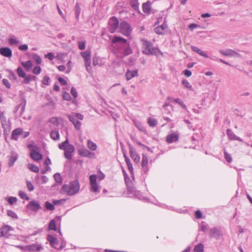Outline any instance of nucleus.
<instances>
[{"label": "nucleus", "instance_id": "864d4df0", "mask_svg": "<svg viewBox=\"0 0 252 252\" xmlns=\"http://www.w3.org/2000/svg\"><path fill=\"white\" fill-rule=\"evenodd\" d=\"M50 81V77L46 75L43 78L42 80V83L44 85H49Z\"/></svg>", "mask_w": 252, "mask_h": 252}, {"label": "nucleus", "instance_id": "9b49d317", "mask_svg": "<svg viewBox=\"0 0 252 252\" xmlns=\"http://www.w3.org/2000/svg\"><path fill=\"white\" fill-rule=\"evenodd\" d=\"M47 240L52 247L58 249L57 246L59 245V241L56 237L52 235H48Z\"/></svg>", "mask_w": 252, "mask_h": 252}, {"label": "nucleus", "instance_id": "0eeeda50", "mask_svg": "<svg viewBox=\"0 0 252 252\" xmlns=\"http://www.w3.org/2000/svg\"><path fill=\"white\" fill-rule=\"evenodd\" d=\"M26 207L27 209L34 212H37L38 210L42 209V207L40 204L39 201L35 200L31 201L29 204H27Z\"/></svg>", "mask_w": 252, "mask_h": 252}, {"label": "nucleus", "instance_id": "bf43d9fd", "mask_svg": "<svg viewBox=\"0 0 252 252\" xmlns=\"http://www.w3.org/2000/svg\"><path fill=\"white\" fill-rule=\"evenodd\" d=\"M9 79L13 80L14 81H17V77L16 76L15 74L12 70H9Z\"/></svg>", "mask_w": 252, "mask_h": 252}, {"label": "nucleus", "instance_id": "393cba45", "mask_svg": "<svg viewBox=\"0 0 252 252\" xmlns=\"http://www.w3.org/2000/svg\"><path fill=\"white\" fill-rule=\"evenodd\" d=\"M2 127L3 129V135L5 137V140L7 141V137L9 135L11 130L10 126L6 124L5 126H2Z\"/></svg>", "mask_w": 252, "mask_h": 252}, {"label": "nucleus", "instance_id": "c9c22d12", "mask_svg": "<svg viewBox=\"0 0 252 252\" xmlns=\"http://www.w3.org/2000/svg\"><path fill=\"white\" fill-rule=\"evenodd\" d=\"M22 64L27 70H29L32 65V63L30 60L26 62H22Z\"/></svg>", "mask_w": 252, "mask_h": 252}, {"label": "nucleus", "instance_id": "49530a36", "mask_svg": "<svg viewBox=\"0 0 252 252\" xmlns=\"http://www.w3.org/2000/svg\"><path fill=\"white\" fill-rule=\"evenodd\" d=\"M75 148L73 145L68 144L67 145V147L66 149L65 150V152H67L69 153H73L74 152Z\"/></svg>", "mask_w": 252, "mask_h": 252}, {"label": "nucleus", "instance_id": "3c124183", "mask_svg": "<svg viewBox=\"0 0 252 252\" xmlns=\"http://www.w3.org/2000/svg\"><path fill=\"white\" fill-rule=\"evenodd\" d=\"M29 169L31 171H32V172H35V173H38L39 171V167L34 164L30 165V166L29 167Z\"/></svg>", "mask_w": 252, "mask_h": 252}, {"label": "nucleus", "instance_id": "b1692460", "mask_svg": "<svg viewBox=\"0 0 252 252\" xmlns=\"http://www.w3.org/2000/svg\"><path fill=\"white\" fill-rule=\"evenodd\" d=\"M1 231H2V234H3V236L8 238V236H7V233L8 232L11 230H12V228L8 225H5L0 228Z\"/></svg>", "mask_w": 252, "mask_h": 252}, {"label": "nucleus", "instance_id": "13d9d810", "mask_svg": "<svg viewBox=\"0 0 252 252\" xmlns=\"http://www.w3.org/2000/svg\"><path fill=\"white\" fill-rule=\"evenodd\" d=\"M68 119L73 124H74L77 120L75 116L73 115H67Z\"/></svg>", "mask_w": 252, "mask_h": 252}, {"label": "nucleus", "instance_id": "c756f323", "mask_svg": "<svg viewBox=\"0 0 252 252\" xmlns=\"http://www.w3.org/2000/svg\"><path fill=\"white\" fill-rule=\"evenodd\" d=\"M148 124L149 126L151 127H155L158 124L157 121L152 117H149L148 119Z\"/></svg>", "mask_w": 252, "mask_h": 252}, {"label": "nucleus", "instance_id": "a18cd8bd", "mask_svg": "<svg viewBox=\"0 0 252 252\" xmlns=\"http://www.w3.org/2000/svg\"><path fill=\"white\" fill-rule=\"evenodd\" d=\"M174 101L179 104L184 109L187 110V107L186 105L184 103L183 101L180 98H176L174 99Z\"/></svg>", "mask_w": 252, "mask_h": 252}, {"label": "nucleus", "instance_id": "603ef678", "mask_svg": "<svg viewBox=\"0 0 252 252\" xmlns=\"http://www.w3.org/2000/svg\"><path fill=\"white\" fill-rule=\"evenodd\" d=\"M24 81L23 82L24 84H29L31 81L32 80V75L30 74H29L28 75H25V77H24Z\"/></svg>", "mask_w": 252, "mask_h": 252}, {"label": "nucleus", "instance_id": "6ab92c4d", "mask_svg": "<svg viewBox=\"0 0 252 252\" xmlns=\"http://www.w3.org/2000/svg\"><path fill=\"white\" fill-rule=\"evenodd\" d=\"M151 2L148 0L147 2L143 3L142 4L143 11L144 13L150 14L151 11Z\"/></svg>", "mask_w": 252, "mask_h": 252}, {"label": "nucleus", "instance_id": "39448f33", "mask_svg": "<svg viewBox=\"0 0 252 252\" xmlns=\"http://www.w3.org/2000/svg\"><path fill=\"white\" fill-rule=\"evenodd\" d=\"M120 29L121 32L125 35H129L131 32L130 25L126 21L121 22L120 24Z\"/></svg>", "mask_w": 252, "mask_h": 252}, {"label": "nucleus", "instance_id": "8fccbe9b", "mask_svg": "<svg viewBox=\"0 0 252 252\" xmlns=\"http://www.w3.org/2000/svg\"><path fill=\"white\" fill-rule=\"evenodd\" d=\"M224 158H225V160L227 161V162H228V163L231 162V161L232 160V158L230 154H229L227 152L224 151Z\"/></svg>", "mask_w": 252, "mask_h": 252}, {"label": "nucleus", "instance_id": "f03ea898", "mask_svg": "<svg viewBox=\"0 0 252 252\" xmlns=\"http://www.w3.org/2000/svg\"><path fill=\"white\" fill-rule=\"evenodd\" d=\"M143 49L142 52L147 55L163 56V53L158 48L153 47V43L149 41L143 39Z\"/></svg>", "mask_w": 252, "mask_h": 252}, {"label": "nucleus", "instance_id": "338daca9", "mask_svg": "<svg viewBox=\"0 0 252 252\" xmlns=\"http://www.w3.org/2000/svg\"><path fill=\"white\" fill-rule=\"evenodd\" d=\"M17 200V199L16 197H9L8 199V202L10 204L12 205L14 203H16Z\"/></svg>", "mask_w": 252, "mask_h": 252}, {"label": "nucleus", "instance_id": "4be33fe9", "mask_svg": "<svg viewBox=\"0 0 252 252\" xmlns=\"http://www.w3.org/2000/svg\"><path fill=\"white\" fill-rule=\"evenodd\" d=\"M190 48H191V49L193 52L197 53L200 56H201L204 58H208V56L207 55V54L205 52H204L203 51H202L201 49H200L199 48H198V47L194 46H191Z\"/></svg>", "mask_w": 252, "mask_h": 252}, {"label": "nucleus", "instance_id": "c85d7f7f", "mask_svg": "<svg viewBox=\"0 0 252 252\" xmlns=\"http://www.w3.org/2000/svg\"><path fill=\"white\" fill-rule=\"evenodd\" d=\"M51 138L54 140H58L60 139V134L59 131H52L50 133Z\"/></svg>", "mask_w": 252, "mask_h": 252}, {"label": "nucleus", "instance_id": "f3484780", "mask_svg": "<svg viewBox=\"0 0 252 252\" xmlns=\"http://www.w3.org/2000/svg\"><path fill=\"white\" fill-rule=\"evenodd\" d=\"M23 129L21 128H17L12 132L11 139L12 140H17L18 136L22 133Z\"/></svg>", "mask_w": 252, "mask_h": 252}, {"label": "nucleus", "instance_id": "f704fd0d", "mask_svg": "<svg viewBox=\"0 0 252 252\" xmlns=\"http://www.w3.org/2000/svg\"><path fill=\"white\" fill-rule=\"evenodd\" d=\"M75 10V17L77 19H79L80 12H81V8L79 5V4L78 3H76L75 6L74 8Z\"/></svg>", "mask_w": 252, "mask_h": 252}, {"label": "nucleus", "instance_id": "a211bd4d", "mask_svg": "<svg viewBox=\"0 0 252 252\" xmlns=\"http://www.w3.org/2000/svg\"><path fill=\"white\" fill-rule=\"evenodd\" d=\"M18 159V155L16 153H11V155L9 157L8 165L9 167H12L14 162Z\"/></svg>", "mask_w": 252, "mask_h": 252}, {"label": "nucleus", "instance_id": "2f4dec72", "mask_svg": "<svg viewBox=\"0 0 252 252\" xmlns=\"http://www.w3.org/2000/svg\"><path fill=\"white\" fill-rule=\"evenodd\" d=\"M48 229H49V230H54V231L57 230V226L56 225L55 220H52L50 221V222L49 223V225H48Z\"/></svg>", "mask_w": 252, "mask_h": 252}, {"label": "nucleus", "instance_id": "052dcab7", "mask_svg": "<svg viewBox=\"0 0 252 252\" xmlns=\"http://www.w3.org/2000/svg\"><path fill=\"white\" fill-rule=\"evenodd\" d=\"M27 187L29 191H33L34 189V186L32 183L29 181H27Z\"/></svg>", "mask_w": 252, "mask_h": 252}, {"label": "nucleus", "instance_id": "58836bf2", "mask_svg": "<svg viewBox=\"0 0 252 252\" xmlns=\"http://www.w3.org/2000/svg\"><path fill=\"white\" fill-rule=\"evenodd\" d=\"M69 144V141L68 140V138H66V140L62 142V143L59 144V148L61 150H63L64 151H65V150L66 149V148L67 147V145H68Z\"/></svg>", "mask_w": 252, "mask_h": 252}, {"label": "nucleus", "instance_id": "ddd939ff", "mask_svg": "<svg viewBox=\"0 0 252 252\" xmlns=\"http://www.w3.org/2000/svg\"><path fill=\"white\" fill-rule=\"evenodd\" d=\"M0 54L5 57L11 58L12 55V52L10 48L4 47L0 48Z\"/></svg>", "mask_w": 252, "mask_h": 252}, {"label": "nucleus", "instance_id": "a19ab883", "mask_svg": "<svg viewBox=\"0 0 252 252\" xmlns=\"http://www.w3.org/2000/svg\"><path fill=\"white\" fill-rule=\"evenodd\" d=\"M45 207L46 209L50 211H53L55 210V205L54 204H51L49 201H46L45 203Z\"/></svg>", "mask_w": 252, "mask_h": 252}, {"label": "nucleus", "instance_id": "6e6552de", "mask_svg": "<svg viewBox=\"0 0 252 252\" xmlns=\"http://www.w3.org/2000/svg\"><path fill=\"white\" fill-rule=\"evenodd\" d=\"M209 234L210 238H213L217 240L219 239L220 236H222L221 230L217 227H214L211 229Z\"/></svg>", "mask_w": 252, "mask_h": 252}, {"label": "nucleus", "instance_id": "de8ad7c7", "mask_svg": "<svg viewBox=\"0 0 252 252\" xmlns=\"http://www.w3.org/2000/svg\"><path fill=\"white\" fill-rule=\"evenodd\" d=\"M19 195L20 197L23 199H26V200H29L30 199V197L27 195L25 192L22 190H20L19 191Z\"/></svg>", "mask_w": 252, "mask_h": 252}, {"label": "nucleus", "instance_id": "bb28decb", "mask_svg": "<svg viewBox=\"0 0 252 252\" xmlns=\"http://www.w3.org/2000/svg\"><path fill=\"white\" fill-rule=\"evenodd\" d=\"M89 152L90 151L85 148H82L78 150L79 155L83 157H87Z\"/></svg>", "mask_w": 252, "mask_h": 252}, {"label": "nucleus", "instance_id": "9d476101", "mask_svg": "<svg viewBox=\"0 0 252 252\" xmlns=\"http://www.w3.org/2000/svg\"><path fill=\"white\" fill-rule=\"evenodd\" d=\"M43 249V247L41 244H33L25 246L24 250L25 251H40Z\"/></svg>", "mask_w": 252, "mask_h": 252}, {"label": "nucleus", "instance_id": "69168bd1", "mask_svg": "<svg viewBox=\"0 0 252 252\" xmlns=\"http://www.w3.org/2000/svg\"><path fill=\"white\" fill-rule=\"evenodd\" d=\"M66 200L65 199H62L60 200H53V203L54 205H60L62 203H63Z\"/></svg>", "mask_w": 252, "mask_h": 252}, {"label": "nucleus", "instance_id": "c03bdc74", "mask_svg": "<svg viewBox=\"0 0 252 252\" xmlns=\"http://www.w3.org/2000/svg\"><path fill=\"white\" fill-rule=\"evenodd\" d=\"M17 72L19 76L22 78L25 77L26 74L21 66H19L17 68Z\"/></svg>", "mask_w": 252, "mask_h": 252}, {"label": "nucleus", "instance_id": "7ed1b4c3", "mask_svg": "<svg viewBox=\"0 0 252 252\" xmlns=\"http://www.w3.org/2000/svg\"><path fill=\"white\" fill-rule=\"evenodd\" d=\"M80 190V184L77 179L70 182V185H63L61 189V192H66L68 195L72 196L77 193Z\"/></svg>", "mask_w": 252, "mask_h": 252}, {"label": "nucleus", "instance_id": "e2e57ef3", "mask_svg": "<svg viewBox=\"0 0 252 252\" xmlns=\"http://www.w3.org/2000/svg\"><path fill=\"white\" fill-rule=\"evenodd\" d=\"M63 97L64 100H70L71 98L69 94L66 92H63Z\"/></svg>", "mask_w": 252, "mask_h": 252}, {"label": "nucleus", "instance_id": "09e8293b", "mask_svg": "<svg viewBox=\"0 0 252 252\" xmlns=\"http://www.w3.org/2000/svg\"><path fill=\"white\" fill-rule=\"evenodd\" d=\"M90 185H91V190L93 192H96L98 191V189L97 183H91Z\"/></svg>", "mask_w": 252, "mask_h": 252}, {"label": "nucleus", "instance_id": "dca6fc26", "mask_svg": "<svg viewBox=\"0 0 252 252\" xmlns=\"http://www.w3.org/2000/svg\"><path fill=\"white\" fill-rule=\"evenodd\" d=\"M226 134L228 138L231 140H237L240 142H243V139L236 136L230 129H227L226 130Z\"/></svg>", "mask_w": 252, "mask_h": 252}, {"label": "nucleus", "instance_id": "5fc2aeb1", "mask_svg": "<svg viewBox=\"0 0 252 252\" xmlns=\"http://www.w3.org/2000/svg\"><path fill=\"white\" fill-rule=\"evenodd\" d=\"M7 214L9 217H11L13 219H18V216L12 210H8L7 212Z\"/></svg>", "mask_w": 252, "mask_h": 252}, {"label": "nucleus", "instance_id": "774afa93", "mask_svg": "<svg viewBox=\"0 0 252 252\" xmlns=\"http://www.w3.org/2000/svg\"><path fill=\"white\" fill-rule=\"evenodd\" d=\"M2 84L7 88L9 89L11 87V84L9 82L8 80L6 79H3L2 80Z\"/></svg>", "mask_w": 252, "mask_h": 252}, {"label": "nucleus", "instance_id": "72a5a7b5", "mask_svg": "<svg viewBox=\"0 0 252 252\" xmlns=\"http://www.w3.org/2000/svg\"><path fill=\"white\" fill-rule=\"evenodd\" d=\"M81 55L85 60L91 58V52L90 51L87 50L85 52H82Z\"/></svg>", "mask_w": 252, "mask_h": 252}, {"label": "nucleus", "instance_id": "680f3d73", "mask_svg": "<svg viewBox=\"0 0 252 252\" xmlns=\"http://www.w3.org/2000/svg\"><path fill=\"white\" fill-rule=\"evenodd\" d=\"M208 224L204 221H202L200 224V230L202 231H205L207 230Z\"/></svg>", "mask_w": 252, "mask_h": 252}, {"label": "nucleus", "instance_id": "37998d69", "mask_svg": "<svg viewBox=\"0 0 252 252\" xmlns=\"http://www.w3.org/2000/svg\"><path fill=\"white\" fill-rule=\"evenodd\" d=\"M54 178L56 182L58 183H62V178L59 173H56L54 175Z\"/></svg>", "mask_w": 252, "mask_h": 252}, {"label": "nucleus", "instance_id": "f257e3e1", "mask_svg": "<svg viewBox=\"0 0 252 252\" xmlns=\"http://www.w3.org/2000/svg\"><path fill=\"white\" fill-rule=\"evenodd\" d=\"M111 43L115 44L114 49L122 57L127 56L133 53L129 43L123 37L115 35L113 37Z\"/></svg>", "mask_w": 252, "mask_h": 252}, {"label": "nucleus", "instance_id": "423d86ee", "mask_svg": "<svg viewBox=\"0 0 252 252\" xmlns=\"http://www.w3.org/2000/svg\"><path fill=\"white\" fill-rule=\"evenodd\" d=\"M109 31L111 33H114L119 28V22L118 19L115 16L109 19Z\"/></svg>", "mask_w": 252, "mask_h": 252}, {"label": "nucleus", "instance_id": "e433bc0d", "mask_svg": "<svg viewBox=\"0 0 252 252\" xmlns=\"http://www.w3.org/2000/svg\"><path fill=\"white\" fill-rule=\"evenodd\" d=\"M204 246L202 243L197 244L194 248L195 252H203Z\"/></svg>", "mask_w": 252, "mask_h": 252}, {"label": "nucleus", "instance_id": "cd10ccee", "mask_svg": "<svg viewBox=\"0 0 252 252\" xmlns=\"http://www.w3.org/2000/svg\"><path fill=\"white\" fill-rule=\"evenodd\" d=\"M126 187H127V190L129 192V193L134 194V195H137V194L139 193V191H137L136 190V189L134 188V187L133 186V184L128 186Z\"/></svg>", "mask_w": 252, "mask_h": 252}, {"label": "nucleus", "instance_id": "1a4fd4ad", "mask_svg": "<svg viewBox=\"0 0 252 252\" xmlns=\"http://www.w3.org/2000/svg\"><path fill=\"white\" fill-rule=\"evenodd\" d=\"M129 148V153L130 157L132 158L135 163H138L140 161V157L135 152V149L133 146L130 144H127Z\"/></svg>", "mask_w": 252, "mask_h": 252}, {"label": "nucleus", "instance_id": "4c0bfd02", "mask_svg": "<svg viewBox=\"0 0 252 252\" xmlns=\"http://www.w3.org/2000/svg\"><path fill=\"white\" fill-rule=\"evenodd\" d=\"M69 144V141L68 140V138H66V140L62 142V143L59 144V148L61 150H63L64 151H65V150L66 149V148L67 147V145H68Z\"/></svg>", "mask_w": 252, "mask_h": 252}, {"label": "nucleus", "instance_id": "473e14b6", "mask_svg": "<svg viewBox=\"0 0 252 252\" xmlns=\"http://www.w3.org/2000/svg\"><path fill=\"white\" fill-rule=\"evenodd\" d=\"M87 145L88 148L92 151L95 150L97 148L96 144L90 140H88Z\"/></svg>", "mask_w": 252, "mask_h": 252}, {"label": "nucleus", "instance_id": "ea45409f", "mask_svg": "<svg viewBox=\"0 0 252 252\" xmlns=\"http://www.w3.org/2000/svg\"><path fill=\"white\" fill-rule=\"evenodd\" d=\"M182 84L184 85L186 88L189 89V90L193 91V89L192 88V86L190 85L189 82L186 79H183L182 82Z\"/></svg>", "mask_w": 252, "mask_h": 252}, {"label": "nucleus", "instance_id": "6e6d98bb", "mask_svg": "<svg viewBox=\"0 0 252 252\" xmlns=\"http://www.w3.org/2000/svg\"><path fill=\"white\" fill-rule=\"evenodd\" d=\"M33 59L37 64H40L42 62V59L40 57L36 54L33 55Z\"/></svg>", "mask_w": 252, "mask_h": 252}, {"label": "nucleus", "instance_id": "0e129e2a", "mask_svg": "<svg viewBox=\"0 0 252 252\" xmlns=\"http://www.w3.org/2000/svg\"><path fill=\"white\" fill-rule=\"evenodd\" d=\"M85 62L86 69L87 71L89 72V69H91V59L86 60H85Z\"/></svg>", "mask_w": 252, "mask_h": 252}, {"label": "nucleus", "instance_id": "4468645a", "mask_svg": "<svg viewBox=\"0 0 252 252\" xmlns=\"http://www.w3.org/2000/svg\"><path fill=\"white\" fill-rule=\"evenodd\" d=\"M179 135L175 133H172L167 135L166 142L168 143H172L177 142L179 140Z\"/></svg>", "mask_w": 252, "mask_h": 252}, {"label": "nucleus", "instance_id": "2eb2a0df", "mask_svg": "<svg viewBox=\"0 0 252 252\" xmlns=\"http://www.w3.org/2000/svg\"><path fill=\"white\" fill-rule=\"evenodd\" d=\"M148 156L144 154H142V159L141 162V166L143 168V171L144 173H147L148 171Z\"/></svg>", "mask_w": 252, "mask_h": 252}, {"label": "nucleus", "instance_id": "412c9836", "mask_svg": "<svg viewBox=\"0 0 252 252\" xmlns=\"http://www.w3.org/2000/svg\"><path fill=\"white\" fill-rule=\"evenodd\" d=\"M138 76V70L133 71L127 70L126 73V79L128 81L135 76Z\"/></svg>", "mask_w": 252, "mask_h": 252}, {"label": "nucleus", "instance_id": "a878e982", "mask_svg": "<svg viewBox=\"0 0 252 252\" xmlns=\"http://www.w3.org/2000/svg\"><path fill=\"white\" fill-rule=\"evenodd\" d=\"M129 4L130 6L135 11H139V3L138 2V0H130L129 2Z\"/></svg>", "mask_w": 252, "mask_h": 252}, {"label": "nucleus", "instance_id": "5701e85b", "mask_svg": "<svg viewBox=\"0 0 252 252\" xmlns=\"http://www.w3.org/2000/svg\"><path fill=\"white\" fill-rule=\"evenodd\" d=\"M166 24H162L160 26H158L155 28L154 31L156 33L158 34H162L166 28H167Z\"/></svg>", "mask_w": 252, "mask_h": 252}, {"label": "nucleus", "instance_id": "4d7b16f0", "mask_svg": "<svg viewBox=\"0 0 252 252\" xmlns=\"http://www.w3.org/2000/svg\"><path fill=\"white\" fill-rule=\"evenodd\" d=\"M41 67L39 65H36L34 67L33 69V73L35 74L38 75L41 72Z\"/></svg>", "mask_w": 252, "mask_h": 252}, {"label": "nucleus", "instance_id": "f8f14e48", "mask_svg": "<svg viewBox=\"0 0 252 252\" xmlns=\"http://www.w3.org/2000/svg\"><path fill=\"white\" fill-rule=\"evenodd\" d=\"M219 52L225 56L238 57H239L240 55L236 51L228 49L226 50H220Z\"/></svg>", "mask_w": 252, "mask_h": 252}, {"label": "nucleus", "instance_id": "20e7f679", "mask_svg": "<svg viewBox=\"0 0 252 252\" xmlns=\"http://www.w3.org/2000/svg\"><path fill=\"white\" fill-rule=\"evenodd\" d=\"M30 157L31 158L36 161H38L42 159V155L40 153V148L39 147H34V149L31 150Z\"/></svg>", "mask_w": 252, "mask_h": 252}, {"label": "nucleus", "instance_id": "aec40b11", "mask_svg": "<svg viewBox=\"0 0 252 252\" xmlns=\"http://www.w3.org/2000/svg\"><path fill=\"white\" fill-rule=\"evenodd\" d=\"M21 100L22 102L17 105L15 107V112H16L19 108L21 109V114H22L24 112L26 105V99L25 98H22Z\"/></svg>", "mask_w": 252, "mask_h": 252}, {"label": "nucleus", "instance_id": "7c9ffc66", "mask_svg": "<svg viewBox=\"0 0 252 252\" xmlns=\"http://www.w3.org/2000/svg\"><path fill=\"white\" fill-rule=\"evenodd\" d=\"M0 120L1 124V126H3L7 124L6 118L4 114L2 112H0Z\"/></svg>", "mask_w": 252, "mask_h": 252}, {"label": "nucleus", "instance_id": "79ce46f5", "mask_svg": "<svg viewBox=\"0 0 252 252\" xmlns=\"http://www.w3.org/2000/svg\"><path fill=\"white\" fill-rule=\"evenodd\" d=\"M126 162L127 164L128 169L129 170L130 174L133 175V168L132 164L131 163L130 159H127L126 161Z\"/></svg>", "mask_w": 252, "mask_h": 252}]
</instances>
